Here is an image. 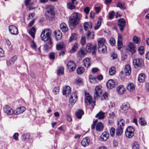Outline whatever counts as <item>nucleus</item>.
I'll return each mask as SVG.
<instances>
[{
    "mask_svg": "<svg viewBox=\"0 0 149 149\" xmlns=\"http://www.w3.org/2000/svg\"><path fill=\"white\" fill-rule=\"evenodd\" d=\"M54 9V7L51 5H47L46 6V10L45 13V16L47 19L52 20L54 19L55 14Z\"/></svg>",
    "mask_w": 149,
    "mask_h": 149,
    "instance_id": "nucleus-1",
    "label": "nucleus"
},
{
    "mask_svg": "<svg viewBox=\"0 0 149 149\" xmlns=\"http://www.w3.org/2000/svg\"><path fill=\"white\" fill-rule=\"evenodd\" d=\"M81 19L80 14L77 13H72L70 17L68 23L70 25L75 26L79 23Z\"/></svg>",
    "mask_w": 149,
    "mask_h": 149,
    "instance_id": "nucleus-2",
    "label": "nucleus"
},
{
    "mask_svg": "<svg viewBox=\"0 0 149 149\" xmlns=\"http://www.w3.org/2000/svg\"><path fill=\"white\" fill-rule=\"evenodd\" d=\"M125 121L123 119H120L118 121V127L116 129V134L118 136H120L123 133V128L124 126Z\"/></svg>",
    "mask_w": 149,
    "mask_h": 149,
    "instance_id": "nucleus-3",
    "label": "nucleus"
},
{
    "mask_svg": "<svg viewBox=\"0 0 149 149\" xmlns=\"http://www.w3.org/2000/svg\"><path fill=\"white\" fill-rule=\"evenodd\" d=\"M51 32L48 29H46L43 31L41 34L40 37L42 40L45 41L47 40L51 36Z\"/></svg>",
    "mask_w": 149,
    "mask_h": 149,
    "instance_id": "nucleus-4",
    "label": "nucleus"
},
{
    "mask_svg": "<svg viewBox=\"0 0 149 149\" xmlns=\"http://www.w3.org/2000/svg\"><path fill=\"white\" fill-rule=\"evenodd\" d=\"M86 50L89 52H92V53L95 52L96 50V45H92L91 43H88L86 46Z\"/></svg>",
    "mask_w": 149,
    "mask_h": 149,
    "instance_id": "nucleus-5",
    "label": "nucleus"
},
{
    "mask_svg": "<svg viewBox=\"0 0 149 149\" xmlns=\"http://www.w3.org/2000/svg\"><path fill=\"white\" fill-rule=\"evenodd\" d=\"M102 87L101 86H96L95 88L94 97L95 99H97L102 94V90L101 89Z\"/></svg>",
    "mask_w": 149,
    "mask_h": 149,
    "instance_id": "nucleus-6",
    "label": "nucleus"
},
{
    "mask_svg": "<svg viewBox=\"0 0 149 149\" xmlns=\"http://www.w3.org/2000/svg\"><path fill=\"white\" fill-rule=\"evenodd\" d=\"M9 31L10 33L13 35H17L18 33L17 28L13 25H10L8 27Z\"/></svg>",
    "mask_w": 149,
    "mask_h": 149,
    "instance_id": "nucleus-7",
    "label": "nucleus"
},
{
    "mask_svg": "<svg viewBox=\"0 0 149 149\" xmlns=\"http://www.w3.org/2000/svg\"><path fill=\"white\" fill-rule=\"evenodd\" d=\"M85 101L86 102L87 104H92V106L93 107H94L95 105V102H93L91 96L89 93H86L85 94Z\"/></svg>",
    "mask_w": 149,
    "mask_h": 149,
    "instance_id": "nucleus-8",
    "label": "nucleus"
},
{
    "mask_svg": "<svg viewBox=\"0 0 149 149\" xmlns=\"http://www.w3.org/2000/svg\"><path fill=\"white\" fill-rule=\"evenodd\" d=\"M133 64L136 68L141 67L143 65V61L142 59L136 58L133 60Z\"/></svg>",
    "mask_w": 149,
    "mask_h": 149,
    "instance_id": "nucleus-9",
    "label": "nucleus"
},
{
    "mask_svg": "<svg viewBox=\"0 0 149 149\" xmlns=\"http://www.w3.org/2000/svg\"><path fill=\"white\" fill-rule=\"evenodd\" d=\"M67 66L69 71L72 72L75 69V63L72 61H69L67 64Z\"/></svg>",
    "mask_w": 149,
    "mask_h": 149,
    "instance_id": "nucleus-10",
    "label": "nucleus"
},
{
    "mask_svg": "<svg viewBox=\"0 0 149 149\" xmlns=\"http://www.w3.org/2000/svg\"><path fill=\"white\" fill-rule=\"evenodd\" d=\"M71 88L68 86H66L63 87L62 91L63 95L66 96H68L71 93Z\"/></svg>",
    "mask_w": 149,
    "mask_h": 149,
    "instance_id": "nucleus-11",
    "label": "nucleus"
},
{
    "mask_svg": "<svg viewBox=\"0 0 149 149\" xmlns=\"http://www.w3.org/2000/svg\"><path fill=\"white\" fill-rule=\"evenodd\" d=\"M5 113L7 114L11 115L14 114V111L8 106L5 105L3 108Z\"/></svg>",
    "mask_w": 149,
    "mask_h": 149,
    "instance_id": "nucleus-12",
    "label": "nucleus"
},
{
    "mask_svg": "<svg viewBox=\"0 0 149 149\" xmlns=\"http://www.w3.org/2000/svg\"><path fill=\"white\" fill-rule=\"evenodd\" d=\"M77 99V96L76 93H72L70 96L69 99V102L71 104H74L76 102Z\"/></svg>",
    "mask_w": 149,
    "mask_h": 149,
    "instance_id": "nucleus-13",
    "label": "nucleus"
},
{
    "mask_svg": "<svg viewBox=\"0 0 149 149\" xmlns=\"http://www.w3.org/2000/svg\"><path fill=\"white\" fill-rule=\"evenodd\" d=\"M54 35L55 38L56 40H61L62 36L61 32L59 30H56L54 32Z\"/></svg>",
    "mask_w": 149,
    "mask_h": 149,
    "instance_id": "nucleus-14",
    "label": "nucleus"
},
{
    "mask_svg": "<svg viewBox=\"0 0 149 149\" xmlns=\"http://www.w3.org/2000/svg\"><path fill=\"white\" fill-rule=\"evenodd\" d=\"M125 20L123 19H120L118 21V24L120 29L121 31H122L124 29L125 26Z\"/></svg>",
    "mask_w": 149,
    "mask_h": 149,
    "instance_id": "nucleus-15",
    "label": "nucleus"
},
{
    "mask_svg": "<svg viewBox=\"0 0 149 149\" xmlns=\"http://www.w3.org/2000/svg\"><path fill=\"white\" fill-rule=\"evenodd\" d=\"M107 88L109 89L113 88L115 86V83L112 79L109 80L107 84Z\"/></svg>",
    "mask_w": 149,
    "mask_h": 149,
    "instance_id": "nucleus-16",
    "label": "nucleus"
},
{
    "mask_svg": "<svg viewBox=\"0 0 149 149\" xmlns=\"http://www.w3.org/2000/svg\"><path fill=\"white\" fill-rule=\"evenodd\" d=\"M25 109L26 108L24 106L17 108L14 111V114L18 115L22 113L25 111Z\"/></svg>",
    "mask_w": 149,
    "mask_h": 149,
    "instance_id": "nucleus-17",
    "label": "nucleus"
},
{
    "mask_svg": "<svg viewBox=\"0 0 149 149\" xmlns=\"http://www.w3.org/2000/svg\"><path fill=\"white\" fill-rule=\"evenodd\" d=\"M90 140L88 137H86L83 138L81 141V145L85 147L88 146L89 144Z\"/></svg>",
    "mask_w": 149,
    "mask_h": 149,
    "instance_id": "nucleus-18",
    "label": "nucleus"
},
{
    "mask_svg": "<svg viewBox=\"0 0 149 149\" xmlns=\"http://www.w3.org/2000/svg\"><path fill=\"white\" fill-rule=\"evenodd\" d=\"M117 91L118 94H122L125 93V89L123 85H119L117 87Z\"/></svg>",
    "mask_w": 149,
    "mask_h": 149,
    "instance_id": "nucleus-19",
    "label": "nucleus"
},
{
    "mask_svg": "<svg viewBox=\"0 0 149 149\" xmlns=\"http://www.w3.org/2000/svg\"><path fill=\"white\" fill-rule=\"evenodd\" d=\"M93 24L91 22H86L84 24V30L86 31L88 29H91L92 27Z\"/></svg>",
    "mask_w": 149,
    "mask_h": 149,
    "instance_id": "nucleus-20",
    "label": "nucleus"
},
{
    "mask_svg": "<svg viewBox=\"0 0 149 149\" xmlns=\"http://www.w3.org/2000/svg\"><path fill=\"white\" fill-rule=\"evenodd\" d=\"M130 107V104L126 102V103H124L122 104L120 107V109L124 111H126Z\"/></svg>",
    "mask_w": 149,
    "mask_h": 149,
    "instance_id": "nucleus-21",
    "label": "nucleus"
},
{
    "mask_svg": "<svg viewBox=\"0 0 149 149\" xmlns=\"http://www.w3.org/2000/svg\"><path fill=\"white\" fill-rule=\"evenodd\" d=\"M128 49L132 54L135 52L136 51V48L134 44L132 43H130L128 45Z\"/></svg>",
    "mask_w": 149,
    "mask_h": 149,
    "instance_id": "nucleus-22",
    "label": "nucleus"
},
{
    "mask_svg": "<svg viewBox=\"0 0 149 149\" xmlns=\"http://www.w3.org/2000/svg\"><path fill=\"white\" fill-rule=\"evenodd\" d=\"M118 48L119 49H120L122 47L123 42H122V36L121 34L118 35Z\"/></svg>",
    "mask_w": 149,
    "mask_h": 149,
    "instance_id": "nucleus-23",
    "label": "nucleus"
},
{
    "mask_svg": "<svg viewBox=\"0 0 149 149\" xmlns=\"http://www.w3.org/2000/svg\"><path fill=\"white\" fill-rule=\"evenodd\" d=\"M60 28L64 32H66L68 30V28L66 24L64 23H62L60 24Z\"/></svg>",
    "mask_w": 149,
    "mask_h": 149,
    "instance_id": "nucleus-24",
    "label": "nucleus"
},
{
    "mask_svg": "<svg viewBox=\"0 0 149 149\" xmlns=\"http://www.w3.org/2000/svg\"><path fill=\"white\" fill-rule=\"evenodd\" d=\"M96 130L100 132L102 131L104 128L103 124L101 122L98 123L96 125Z\"/></svg>",
    "mask_w": 149,
    "mask_h": 149,
    "instance_id": "nucleus-25",
    "label": "nucleus"
},
{
    "mask_svg": "<svg viewBox=\"0 0 149 149\" xmlns=\"http://www.w3.org/2000/svg\"><path fill=\"white\" fill-rule=\"evenodd\" d=\"M90 59L88 58H85L83 61L84 66L88 68L90 66Z\"/></svg>",
    "mask_w": 149,
    "mask_h": 149,
    "instance_id": "nucleus-26",
    "label": "nucleus"
},
{
    "mask_svg": "<svg viewBox=\"0 0 149 149\" xmlns=\"http://www.w3.org/2000/svg\"><path fill=\"white\" fill-rule=\"evenodd\" d=\"M125 72L126 75H128L131 72L130 66L129 65H126L125 68Z\"/></svg>",
    "mask_w": 149,
    "mask_h": 149,
    "instance_id": "nucleus-27",
    "label": "nucleus"
},
{
    "mask_svg": "<svg viewBox=\"0 0 149 149\" xmlns=\"http://www.w3.org/2000/svg\"><path fill=\"white\" fill-rule=\"evenodd\" d=\"M65 45L63 42H60L58 43L56 45V48L57 50H60L64 48Z\"/></svg>",
    "mask_w": 149,
    "mask_h": 149,
    "instance_id": "nucleus-28",
    "label": "nucleus"
},
{
    "mask_svg": "<svg viewBox=\"0 0 149 149\" xmlns=\"http://www.w3.org/2000/svg\"><path fill=\"white\" fill-rule=\"evenodd\" d=\"M86 54V52L83 48H81L77 53V55L81 57H84Z\"/></svg>",
    "mask_w": 149,
    "mask_h": 149,
    "instance_id": "nucleus-29",
    "label": "nucleus"
},
{
    "mask_svg": "<svg viewBox=\"0 0 149 149\" xmlns=\"http://www.w3.org/2000/svg\"><path fill=\"white\" fill-rule=\"evenodd\" d=\"M86 37L89 40L93 39L94 37V34L93 32L88 31L86 34Z\"/></svg>",
    "mask_w": 149,
    "mask_h": 149,
    "instance_id": "nucleus-30",
    "label": "nucleus"
},
{
    "mask_svg": "<svg viewBox=\"0 0 149 149\" xmlns=\"http://www.w3.org/2000/svg\"><path fill=\"white\" fill-rule=\"evenodd\" d=\"M98 47L106 46L104 44L105 42V40L103 38H100L98 40Z\"/></svg>",
    "mask_w": 149,
    "mask_h": 149,
    "instance_id": "nucleus-31",
    "label": "nucleus"
},
{
    "mask_svg": "<svg viewBox=\"0 0 149 149\" xmlns=\"http://www.w3.org/2000/svg\"><path fill=\"white\" fill-rule=\"evenodd\" d=\"M127 90L130 91H133L135 89V86L134 84L132 83H129L127 86Z\"/></svg>",
    "mask_w": 149,
    "mask_h": 149,
    "instance_id": "nucleus-32",
    "label": "nucleus"
},
{
    "mask_svg": "<svg viewBox=\"0 0 149 149\" xmlns=\"http://www.w3.org/2000/svg\"><path fill=\"white\" fill-rule=\"evenodd\" d=\"M84 114V113L83 110L80 109L76 113V115L78 118L81 119Z\"/></svg>",
    "mask_w": 149,
    "mask_h": 149,
    "instance_id": "nucleus-33",
    "label": "nucleus"
},
{
    "mask_svg": "<svg viewBox=\"0 0 149 149\" xmlns=\"http://www.w3.org/2000/svg\"><path fill=\"white\" fill-rule=\"evenodd\" d=\"M98 52L100 53H104L107 51V48L106 46L98 47Z\"/></svg>",
    "mask_w": 149,
    "mask_h": 149,
    "instance_id": "nucleus-34",
    "label": "nucleus"
},
{
    "mask_svg": "<svg viewBox=\"0 0 149 149\" xmlns=\"http://www.w3.org/2000/svg\"><path fill=\"white\" fill-rule=\"evenodd\" d=\"M98 52L100 53H104L107 51V48L106 46L98 47Z\"/></svg>",
    "mask_w": 149,
    "mask_h": 149,
    "instance_id": "nucleus-35",
    "label": "nucleus"
},
{
    "mask_svg": "<svg viewBox=\"0 0 149 149\" xmlns=\"http://www.w3.org/2000/svg\"><path fill=\"white\" fill-rule=\"evenodd\" d=\"M145 79V75L143 73L140 74L138 77V81L140 82H143Z\"/></svg>",
    "mask_w": 149,
    "mask_h": 149,
    "instance_id": "nucleus-36",
    "label": "nucleus"
},
{
    "mask_svg": "<svg viewBox=\"0 0 149 149\" xmlns=\"http://www.w3.org/2000/svg\"><path fill=\"white\" fill-rule=\"evenodd\" d=\"M104 112L100 111L96 115V116L99 119H102L104 117Z\"/></svg>",
    "mask_w": 149,
    "mask_h": 149,
    "instance_id": "nucleus-37",
    "label": "nucleus"
},
{
    "mask_svg": "<svg viewBox=\"0 0 149 149\" xmlns=\"http://www.w3.org/2000/svg\"><path fill=\"white\" fill-rule=\"evenodd\" d=\"M67 6L68 8L71 10L74 9L76 7V6L75 4L70 2L67 3Z\"/></svg>",
    "mask_w": 149,
    "mask_h": 149,
    "instance_id": "nucleus-38",
    "label": "nucleus"
},
{
    "mask_svg": "<svg viewBox=\"0 0 149 149\" xmlns=\"http://www.w3.org/2000/svg\"><path fill=\"white\" fill-rule=\"evenodd\" d=\"M36 32V29L34 27H32L29 31V34L33 38L35 37V33Z\"/></svg>",
    "mask_w": 149,
    "mask_h": 149,
    "instance_id": "nucleus-39",
    "label": "nucleus"
},
{
    "mask_svg": "<svg viewBox=\"0 0 149 149\" xmlns=\"http://www.w3.org/2000/svg\"><path fill=\"white\" fill-rule=\"evenodd\" d=\"M64 73V68L61 66L59 67L58 70L57 74L58 75H63Z\"/></svg>",
    "mask_w": 149,
    "mask_h": 149,
    "instance_id": "nucleus-40",
    "label": "nucleus"
},
{
    "mask_svg": "<svg viewBox=\"0 0 149 149\" xmlns=\"http://www.w3.org/2000/svg\"><path fill=\"white\" fill-rule=\"evenodd\" d=\"M140 124L142 126H144L146 125V123L144 119L142 117L140 118L139 120Z\"/></svg>",
    "mask_w": 149,
    "mask_h": 149,
    "instance_id": "nucleus-41",
    "label": "nucleus"
},
{
    "mask_svg": "<svg viewBox=\"0 0 149 149\" xmlns=\"http://www.w3.org/2000/svg\"><path fill=\"white\" fill-rule=\"evenodd\" d=\"M125 134L127 138H131L134 135V133L132 132H130L127 131H125Z\"/></svg>",
    "mask_w": 149,
    "mask_h": 149,
    "instance_id": "nucleus-42",
    "label": "nucleus"
},
{
    "mask_svg": "<svg viewBox=\"0 0 149 149\" xmlns=\"http://www.w3.org/2000/svg\"><path fill=\"white\" fill-rule=\"evenodd\" d=\"M79 47V45L77 43H76L72 47L70 50V52L72 53L75 52L77 49Z\"/></svg>",
    "mask_w": 149,
    "mask_h": 149,
    "instance_id": "nucleus-43",
    "label": "nucleus"
},
{
    "mask_svg": "<svg viewBox=\"0 0 149 149\" xmlns=\"http://www.w3.org/2000/svg\"><path fill=\"white\" fill-rule=\"evenodd\" d=\"M116 72L115 68L114 67H112L109 70V73L110 75H113Z\"/></svg>",
    "mask_w": 149,
    "mask_h": 149,
    "instance_id": "nucleus-44",
    "label": "nucleus"
},
{
    "mask_svg": "<svg viewBox=\"0 0 149 149\" xmlns=\"http://www.w3.org/2000/svg\"><path fill=\"white\" fill-rule=\"evenodd\" d=\"M84 71V69L82 67L78 68L77 70V73L79 74H82Z\"/></svg>",
    "mask_w": 149,
    "mask_h": 149,
    "instance_id": "nucleus-45",
    "label": "nucleus"
},
{
    "mask_svg": "<svg viewBox=\"0 0 149 149\" xmlns=\"http://www.w3.org/2000/svg\"><path fill=\"white\" fill-rule=\"evenodd\" d=\"M139 144L137 142H134L132 144V149H139Z\"/></svg>",
    "mask_w": 149,
    "mask_h": 149,
    "instance_id": "nucleus-46",
    "label": "nucleus"
},
{
    "mask_svg": "<svg viewBox=\"0 0 149 149\" xmlns=\"http://www.w3.org/2000/svg\"><path fill=\"white\" fill-rule=\"evenodd\" d=\"M89 80L90 82L92 83L95 84L97 82L96 78L92 75L90 76Z\"/></svg>",
    "mask_w": 149,
    "mask_h": 149,
    "instance_id": "nucleus-47",
    "label": "nucleus"
},
{
    "mask_svg": "<svg viewBox=\"0 0 149 149\" xmlns=\"http://www.w3.org/2000/svg\"><path fill=\"white\" fill-rule=\"evenodd\" d=\"M102 139L104 140H106L109 137V134L107 132L103 133L102 134Z\"/></svg>",
    "mask_w": 149,
    "mask_h": 149,
    "instance_id": "nucleus-48",
    "label": "nucleus"
},
{
    "mask_svg": "<svg viewBox=\"0 0 149 149\" xmlns=\"http://www.w3.org/2000/svg\"><path fill=\"white\" fill-rule=\"evenodd\" d=\"M117 7L120 8L121 9L123 10L126 8V7L123 3L119 2L117 5Z\"/></svg>",
    "mask_w": 149,
    "mask_h": 149,
    "instance_id": "nucleus-49",
    "label": "nucleus"
},
{
    "mask_svg": "<svg viewBox=\"0 0 149 149\" xmlns=\"http://www.w3.org/2000/svg\"><path fill=\"white\" fill-rule=\"evenodd\" d=\"M82 46H84L86 43V38L84 36H82L81 37L80 40Z\"/></svg>",
    "mask_w": 149,
    "mask_h": 149,
    "instance_id": "nucleus-50",
    "label": "nucleus"
},
{
    "mask_svg": "<svg viewBox=\"0 0 149 149\" xmlns=\"http://www.w3.org/2000/svg\"><path fill=\"white\" fill-rule=\"evenodd\" d=\"M30 137L29 134L28 133H25L22 135V139L24 140L29 139Z\"/></svg>",
    "mask_w": 149,
    "mask_h": 149,
    "instance_id": "nucleus-51",
    "label": "nucleus"
},
{
    "mask_svg": "<svg viewBox=\"0 0 149 149\" xmlns=\"http://www.w3.org/2000/svg\"><path fill=\"white\" fill-rule=\"evenodd\" d=\"M101 22L100 20L97 21V24L94 26V28L95 30L98 29L100 27L101 25Z\"/></svg>",
    "mask_w": 149,
    "mask_h": 149,
    "instance_id": "nucleus-52",
    "label": "nucleus"
},
{
    "mask_svg": "<svg viewBox=\"0 0 149 149\" xmlns=\"http://www.w3.org/2000/svg\"><path fill=\"white\" fill-rule=\"evenodd\" d=\"M144 49L143 46L140 47L138 49L139 52L140 54H142L144 53Z\"/></svg>",
    "mask_w": 149,
    "mask_h": 149,
    "instance_id": "nucleus-53",
    "label": "nucleus"
},
{
    "mask_svg": "<svg viewBox=\"0 0 149 149\" xmlns=\"http://www.w3.org/2000/svg\"><path fill=\"white\" fill-rule=\"evenodd\" d=\"M115 13L113 11H110L109 13V18L110 19H112L113 18L115 15Z\"/></svg>",
    "mask_w": 149,
    "mask_h": 149,
    "instance_id": "nucleus-54",
    "label": "nucleus"
},
{
    "mask_svg": "<svg viewBox=\"0 0 149 149\" xmlns=\"http://www.w3.org/2000/svg\"><path fill=\"white\" fill-rule=\"evenodd\" d=\"M76 37L75 33H73L69 38V41L70 42L72 40H74L76 39Z\"/></svg>",
    "mask_w": 149,
    "mask_h": 149,
    "instance_id": "nucleus-55",
    "label": "nucleus"
},
{
    "mask_svg": "<svg viewBox=\"0 0 149 149\" xmlns=\"http://www.w3.org/2000/svg\"><path fill=\"white\" fill-rule=\"evenodd\" d=\"M109 42L111 45L112 46H113L115 44L116 42L114 38H111L109 40Z\"/></svg>",
    "mask_w": 149,
    "mask_h": 149,
    "instance_id": "nucleus-56",
    "label": "nucleus"
},
{
    "mask_svg": "<svg viewBox=\"0 0 149 149\" xmlns=\"http://www.w3.org/2000/svg\"><path fill=\"white\" fill-rule=\"evenodd\" d=\"M126 131L134 133V127L132 126H129L127 128Z\"/></svg>",
    "mask_w": 149,
    "mask_h": 149,
    "instance_id": "nucleus-57",
    "label": "nucleus"
},
{
    "mask_svg": "<svg viewBox=\"0 0 149 149\" xmlns=\"http://www.w3.org/2000/svg\"><path fill=\"white\" fill-rule=\"evenodd\" d=\"M139 39L136 36H135L133 38V41L136 43L138 44L139 43Z\"/></svg>",
    "mask_w": 149,
    "mask_h": 149,
    "instance_id": "nucleus-58",
    "label": "nucleus"
},
{
    "mask_svg": "<svg viewBox=\"0 0 149 149\" xmlns=\"http://www.w3.org/2000/svg\"><path fill=\"white\" fill-rule=\"evenodd\" d=\"M115 129L113 127L111 128L110 130V133L111 136H113L114 135Z\"/></svg>",
    "mask_w": 149,
    "mask_h": 149,
    "instance_id": "nucleus-59",
    "label": "nucleus"
},
{
    "mask_svg": "<svg viewBox=\"0 0 149 149\" xmlns=\"http://www.w3.org/2000/svg\"><path fill=\"white\" fill-rule=\"evenodd\" d=\"M59 88L58 87H56L54 88V90L53 91V92L55 94H57L59 92Z\"/></svg>",
    "mask_w": 149,
    "mask_h": 149,
    "instance_id": "nucleus-60",
    "label": "nucleus"
},
{
    "mask_svg": "<svg viewBox=\"0 0 149 149\" xmlns=\"http://www.w3.org/2000/svg\"><path fill=\"white\" fill-rule=\"evenodd\" d=\"M45 41L47 42V43L50 46V47H52V42L51 36L46 41Z\"/></svg>",
    "mask_w": 149,
    "mask_h": 149,
    "instance_id": "nucleus-61",
    "label": "nucleus"
},
{
    "mask_svg": "<svg viewBox=\"0 0 149 149\" xmlns=\"http://www.w3.org/2000/svg\"><path fill=\"white\" fill-rule=\"evenodd\" d=\"M97 121L98 120L97 119L93 121V124L91 125V129H94L95 128V126Z\"/></svg>",
    "mask_w": 149,
    "mask_h": 149,
    "instance_id": "nucleus-62",
    "label": "nucleus"
},
{
    "mask_svg": "<svg viewBox=\"0 0 149 149\" xmlns=\"http://www.w3.org/2000/svg\"><path fill=\"white\" fill-rule=\"evenodd\" d=\"M52 47L47 44H45L44 45V49L45 50H47L50 49Z\"/></svg>",
    "mask_w": 149,
    "mask_h": 149,
    "instance_id": "nucleus-63",
    "label": "nucleus"
},
{
    "mask_svg": "<svg viewBox=\"0 0 149 149\" xmlns=\"http://www.w3.org/2000/svg\"><path fill=\"white\" fill-rule=\"evenodd\" d=\"M31 47L33 49H36V45L34 41H32L31 43Z\"/></svg>",
    "mask_w": 149,
    "mask_h": 149,
    "instance_id": "nucleus-64",
    "label": "nucleus"
}]
</instances>
